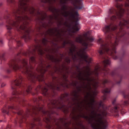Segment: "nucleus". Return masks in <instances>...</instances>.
Instances as JSON below:
<instances>
[{"label":"nucleus","instance_id":"nucleus-1","mask_svg":"<svg viewBox=\"0 0 129 129\" xmlns=\"http://www.w3.org/2000/svg\"><path fill=\"white\" fill-rule=\"evenodd\" d=\"M58 51L56 53L52 51L51 54H48L46 55L48 59L56 64L53 68L51 64L43 60H40L37 69V71L40 74L39 75H37L32 70L33 69V66H35L36 63V56L30 57V66L28 64L27 60V76L28 80L33 83H35L37 80L44 82L43 85L40 84L38 86L35 92L32 93L33 95L37 94L41 90L44 95L48 97H53L56 94L55 90L61 91L65 88H69L71 86L75 87L78 84L82 83V72L80 71L79 65L75 66L76 70L78 73L76 77L79 81H72L71 82L67 79L68 75L71 72L69 67L66 66L65 62L61 64L59 63L64 55L58 54Z\"/></svg>","mask_w":129,"mask_h":129},{"label":"nucleus","instance_id":"nucleus-2","mask_svg":"<svg viewBox=\"0 0 129 129\" xmlns=\"http://www.w3.org/2000/svg\"><path fill=\"white\" fill-rule=\"evenodd\" d=\"M26 15L24 16L20 17L19 18L21 19H15V27L16 28L18 31H20L23 34L22 38L26 42L30 39L29 35L30 31V28L28 26V21L32 20L31 17L36 16L37 17L36 22V30L41 36L44 35L45 38H43L42 41L38 39H35V41L37 44L35 45L33 49L32 50H28L25 53L24 55L26 56H30L33 55L36 56L37 51L39 54L42 55L44 53V51L49 52L50 49L47 45L48 42H51L54 46V48H52V51L56 53L58 52L59 49L64 48L66 44H70V41L68 39V37L66 35V30L64 28L59 29L61 25H64L72 30V32L73 33H76L80 29L79 26H78V21L74 19H69L75 20L74 21L75 23V24L72 25L71 23L68 24L65 21L63 22L62 20L58 21L57 27L51 28L46 31L45 30L50 26L52 23V20L49 21L50 19L46 18L43 19V21H39V17L40 16L37 15ZM53 20V19H52Z\"/></svg>","mask_w":129,"mask_h":129},{"label":"nucleus","instance_id":"nucleus-3","mask_svg":"<svg viewBox=\"0 0 129 129\" xmlns=\"http://www.w3.org/2000/svg\"><path fill=\"white\" fill-rule=\"evenodd\" d=\"M56 0H19L18 7H14L12 12L13 16L11 18L21 19L19 17L37 15L40 16L39 21H43L48 18L50 21L56 19L59 12L58 9L53 6ZM14 0H9V3L15 4ZM15 7L16 6H15Z\"/></svg>","mask_w":129,"mask_h":129},{"label":"nucleus","instance_id":"nucleus-4","mask_svg":"<svg viewBox=\"0 0 129 129\" xmlns=\"http://www.w3.org/2000/svg\"><path fill=\"white\" fill-rule=\"evenodd\" d=\"M99 86V83L95 80L93 81L84 82L79 84L76 87V89L72 92L70 97L68 93H65L61 94L60 97L57 99L49 101V103L58 109H61L65 113L69 112L70 109L82 111L85 107L83 102L80 101L82 98L81 94L85 95L90 92L94 97L97 95L96 90Z\"/></svg>","mask_w":129,"mask_h":129},{"label":"nucleus","instance_id":"nucleus-5","mask_svg":"<svg viewBox=\"0 0 129 129\" xmlns=\"http://www.w3.org/2000/svg\"><path fill=\"white\" fill-rule=\"evenodd\" d=\"M119 26L120 27L119 32L116 34V39L114 43L110 41L113 36L111 32L116 29L117 28V26L111 25L105 26L104 30L106 34V39L109 41L107 43L101 45L99 51L101 55L106 52L107 54L113 56L114 59H116L117 58V57L115 56V55L116 53V47L118 44V42L120 38L125 34V31L123 29L124 27H126L127 28L129 27V18H127L126 20L122 19V21L120 22Z\"/></svg>","mask_w":129,"mask_h":129},{"label":"nucleus","instance_id":"nucleus-6","mask_svg":"<svg viewBox=\"0 0 129 129\" xmlns=\"http://www.w3.org/2000/svg\"><path fill=\"white\" fill-rule=\"evenodd\" d=\"M102 101H101L99 103V107L91 111L89 117L82 113V111L80 112L77 110L81 114L78 115V117H82L86 119L93 129H106L108 126L107 122L106 120H103L102 119L106 115L107 113L105 110L102 111L100 109V107L102 106Z\"/></svg>","mask_w":129,"mask_h":129},{"label":"nucleus","instance_id":"nucleus-7","mask_svg":"<svg viewBox=\"0 0 129 129\" xmlns=\"http://www.w3.org/2000/svg\"><path fill=\"white\" fill-rule=\"evenodd\" d=\"M69 1L76 9H80L82 8V6L81 0H60V9L63 12L61 14L64 17H69L70 19H74L77 20L76 22L78 20V16L79 15L78 12H74V10L73 9H71L70 11H66L67 10L68 6L65 4H68Z\"/></svg>","mask_w":129,"mask_h":129},{"label":"nucleus","instance_id":"nucleus-8","mask_svg":"<svg viewBox=\"0 0 129 129\" xmlns=\"http://www.w3.org/2000/svg\"><path fill=\"white\" fill-rule=\"evenodd\" d=\"M16 77V79L11 83V87L14 91L12 92L13 95L10 100L11 101L18 102L19 104H21V103L22 104L23 102H24V100L20 98V95H18V93L16 90V89L18 88H24V86L22 77L20 75H18Z\"/></svg>","mask_w":129,"mask_h":129},{"label":"nucleus","instance_id":"nucleus-9","mask_svg":"<svg viewBox=\"0 0 129 129\" xmlns=\"http://www.w3.org/2000/svg\"><path fill=\"white\" fill-rule=\"evenodd\" d=\"M115 6L117 8L118 10L117 11L114 8H112L110 9L108 11L109 14H115L119 19L122 18L124 12L127 13L128 15L129 16V0H127L125 2V10L122 8V4H119L117 2Z\"/></svg>","mask_w":129,"mask_h":129},{"label":"nucleus","instance_id":"nucleus-10","mask_svg":"<svg viewBox=\"0 0 129 129\" xmlns=\"http://www.w3.org/2000/svg\"><path fill=\"white\" fill-rule=\"evenodd\" d=\"M76 47L74 44H72L69 49V55L72 57V60L74 61H75L78 59V56H79L83 59L84 60L89 64L92 60L91 58H88V56L85 53H77L76 54L74 52L75 51Z\"/></svg>","mask_w":129,"mask_h":129},{"label":"nucleus","instance_id":"nucleus-11","mask_svg":"<svg viewBox=\"0 0 129 129\" xmlns=\"http://www.w3.org/2000/svg\"><path fill=\"white\" fill-rule=\"evenodd\" d=\"M69 111L70 110L71 113L70 116L74 120L76 125L80 126L83 129H85L84 126L83 124L81 121L79 120V118L82 117H78V115L80 114V112H79L77 110L73 109H70L69 110Z\"/></svg>","mask_w":129,"mask_h":129},{"label":"nucleus","instance_id":"nucleus-12","mask_svg":"<svg viewBox=\"0 0 129 129\" xmlns=\"http://www.w3.org/2000/svg\"><path fill=\"white\" fill-rule=\"evenodd\" d=\"M84 97L86 100H84L82 101L83 102V104H84L85 107V108H84L81 112L85 114L83 112H84V110L85 109L86 110H88L87 107L85 106V103H86L87 105H89V107L91 108V109L94 110L95 108L94 107V104L95 101L94 97L91 95L90 92H87V95H85Z\"/></svg>","mask_w":129,"mask_h":129},{"label":"nucleus","instance_id":"nucleus-13","mask_svg":"<svg viewBox=\"0 0 129 129\" xmlns=\"http://www.w3.org/2000/svg\"><path fill=\"white\" fill-rule=\"evenodd\" d=\"M110 61L109 59H105L103 62L104 68H101L99 67L96 66L95 68L93 73L96 76L98 75L99 73H101L102 71L103 72L105 75L108 74L109 72V70L106 68V67L110 65Z\"/></svg>","mask_w":129,"mask_h":129},{"label":"nucleus","instance_id":"nucleus-14","mask_svg":"<svg viewBox=\"0 0 129 129\" xmlns=\"http://www.w3.org/2000/svg\"><path fill=\"white\" fill-rule=\"evenodd\" d=\"M83 68H85L86 70H83L82 72V83L83 81L84 82H86L85 81L87 82L92 81L93 80H95L94 78L90 77L91 73L90 72V68L88 65L83 67Z\"/></svg>","mask_w":129,"mask_h":129},{"label":"nucleus","instance_id":"nucleus-15","mask_svg":"<svg viewBox=\"0 0 129 129\" xmlns=\"http://www.w3.org/2000/svg\"><path fill=\"white\" fill-rule=\"evenodd\" d=\"M75 41L77 42L82 44V45L85 47L83 48L80 49V50L77 53H85V51L87 48V46L89 47L91 46V44H89L90 43L85 42L83 41V39L81 35H79L76 38Z\"/></svg>","mask_w":129,"mask_h":129},{"label":"nucleus","instance_id":"nucleus-16","mask_svg":"<svg viewBox=\"0 0 129 129\" xmlns=\"http://www.w3.org/2000/svg\"><path fill=\"white\" fill-rule=\"evenodd\" d=\"M16 108H14V107L12 106L7 107V106L5 105V106L1 109V111L3 113H6L7 115H8L9 113V111L10 109H16Z\"/></svg>","mask_w":129,"mask_h":129},{"label":"nucleus","instance_id":"nucleus-17","mask_svg":"<svg viewBox=\"0 0 129 129\" xmlns=\"http://www.w3.org/2000/svg\"><path fill=\"white\" fill-rule=\"evenodd\" d=\"M88 33H86L83 35V36L85 38V40L83 41L86 42L90 43L92 42L94 40L93 38L91 37H87Z\"/></svg>","mask_w":129,"mask_h":129},{"label":"nucleus","instance_id":"nucleus-18","mask_svg":"<svg viewBox=\"0 0 129 129\" xmlns=\"http://www.w3.org/2000/svg\"><path fill=\"white\" fill-rule=\"evenodd\" d=\"M32 87L31 85H29L28 86L27 89L26 91H22L20 94H22L23 95H25L27 94L31 93V90L32 89Z\"/></svg>","mask_w":129,"mask_h":129},{"label":"nucleus","instance_id":"nucleus-19","mask_svg":"<svg viewBox=\"0 0 129 129\" xmlns=\"http://www.w3.org/2000/svg\"><path fill=\"white\" fill-rule=\"evenodd\" d=\"M110 91V90L108 88H106L102 91L103 93H104V95L102 97V99L103 100V102H104L107 99V93H109Z\"/></svg>","mask_w":129,"mask_h":129},{"label":"nucleus","instance_id":"nucleus-20","mask_svg":"<svg viewBox=\"0 0 129 129\" xmlns=\"http://www.w3.org/2000/svg\"><path fill=\"white\" fill-rule=\"evenodd\" d=\"M124 98H127L128 99V100L125 101L123 103L124 105L127 106L129 105V94L127 95H125L124 93L123 94Z\"/></svg>","mask_w":129,"mask_h":129},{"label":"nucleus","instance_id":"nucleus-21","mask_svg":"<svg viewBox=\"0 0 129 129\" xmlns=\"http://www.w3.org/2000/svg\"><path fill=\"white\" fill-rule=\"evenodd\" d=\"M120 110L119 107L118 106H116L115 107L112 109L113 112H114L115 113H116L117 114L115 115L116 116H118L119 114L117 113Z\"/></svg>","mask_w":129,"mask_h":129},{"label":"nucleus","instance_id":"nucleus-22","mask_svg":"<svg viewBox=\"0 0 129 129\" xmlns=\"http://www.w3.org/2000/svg\"><path fill=\"white\" fill-rule=\"evenodd\" d=\"M65 61L67 63V64H69L71 62V60L69 56L66 57L65 59Z\"/></svg>","mask_w":129,"mask_h":129},{"label":"nucleus","instance_id":"nucleus-23","mask_svg":"<svg viewBox=\"0 0 129 129\" xmlns=\"http://www.w3.org/2000/svg\"><path fill=\"white\" fill-rule=\"evenodd\" d=\"M15 40L16 41L17 44L18 46H22V44L20 41L16 40V39H15Z\"/></svg>","mask_w":129,"mask_h":129},{"label":"nucleus","instance_id":"nucleus-24","mask_svg":"<svg viewBox=\"0 0 129 129\" xmlns=\"http://www.w3.org/2000/svg\"><path fill=\"white\" fill-rule=\"evenodd\" d=\"M116 19H117L115 15L113 16L112 17H111V20H113V21L115 20Z\"/></svg>","mask_w":129,"mask_h":129},{"label":"nucleus","instance_id":"nucleus-25","mask_svg":"<svg viewBox=\"0 0 129 129\" xmlns=\"http://www.w3.org/2000/svg\"><path fill=\"white\" fill-rule=\"evenodd\" d=\"M108 82V80L106 79L104 80L102 84L103 85H104L105 84L107 83Z\"/></svg>","mask_w":129,"mask_h":129},{"label":"nucleus","instance_id":"nucleus-26","mask_svg":"<svg viewBox=\"0 0 129 129\" xmlns=\"http://www.w3.org/2000/svg\"><path fill=\"white\" fill-rule=\"evenodd\" d=\"M98 43H102L103 42V41L101 39H100L98 41Z\"/></svg>","mask_w":129,"mask_h":129},{"label":"nucleus","instance_id":"nucleus-27","mask_svg":"<svg viewBox=\"0 0 129 129\" xmlns=\"http://www.w3.org/2000/svg\"><path fill=\"white\" fill-rule=\"evenodd\" d=\"M4 54H3L1 56H0V59L1 60L4 59Z\"/></svg>","mask_w":129,"mask_h":129},{"label":"nucleus","instance_id":"nucleus-28","mask_svg":"<svg viewBox=\"0 0 129 129\" xmlns=\"http://www.w3.org/2000/svg\"><path fill=\"white\" fill-rule=\"evenodd\" d=\"M6 84L5 83H3L2 84L1 87H3L5 86H6Z\"/></svg>","mask_w":129,"mask_h":129},{"label":"nucleus","instance_id":"nucleus-29","mask_svg":"<svg viewBox=\"0 0 129 129\" xmlns=\"http://www.w3.org/2000/svg\"><path fill=\"white\" fill-rule=\"evenodd\" d=\"M115 74V71H112L111 74V75L112 76H113L114 75V74Z\"/></svg>","mask_w":129,"mask_h":129},{"label":"nucleus","instance_id":"nucleus-30","mask_svg":"<svg viewBox=\"0 0 129 129\" xmlns=\"http://www.w3.org/2000/svg\"><path fill=\"white\" fill-rule=\"evenodd\" d=\"M3 42L2 40L0 41V45L1 46H2L3 45Z\"/></svg>","mask_w":129,"mask_h":129},{"label":"nucleus","instance_id":"nucleus-31","mask_svg":"<svg viewBox=\"0 0 129 129\" xmlns=\"http://www.w3.org/2000/svg\"><path fill=\"white\" fill-rule=\"evenodd\" d=\"M124 122L129 125V121H124Z\"/></svg>","mask_w":129,"mask_h":129},{"label":"nucleus","instance_id":"nucleus-32","mask_svg":"<svg viewBox=\"0 0 129 129\" xmlns=\"http://www.w3.org/2000/svg\"><path fill=\"white\" fill-rule=\"evenodd\" d=\"M116 102V100L115 99L112 102V103L113 104H114Z\"/></svg>","mask_w":129,"mask_h":129},{"label":"nucleus","instance_id":"nucleus-33","mask_svg":"<svg viewBox=\"0 0 129 129\" xmlns=\"http://www.w3.org/2000/svg\"><path fill=\"white\" fill-rule=\"evenodd\" d=\"M123 0H115V1L116 2H118V1H123Z\"/></svg>","mask_w":129,"mask_h":129},{"label":"nucleus","instance_id":"nucleus-34","mask_svg":"<svg viewBox=\"0 0 129 129\" xmlns=\"http://www.w3.org/2000/svg\"><path fill=\"white\" fill-rule=\"evenodd\" d=\"M2 5V3H0V6H1Z\"/></svg>","mask_w":129,"mask_h":129},{"label":"nucleus","instance_id":"nucleus-35","mask_svg":"<svg viewBox=\"0 0 129 129\" xmlns=\"http://www.w3.org/2000/svg\"><path fill=\"white\" fill-rule=\"evenodd\" d=\"M9 129V126H8L7 127V129Z\"/></svg>","mask_w":129,"mask_h":129},{"label":"nucleus","instance_id":"nucleus-36","mask_svg":"<svg viewBox=\"0 0 129 129\" xmlns=\"http://www.w3.org/2000/svg\"><path fill=\"white\" fill-rule=\"evenodd\" d=\"M20 54V53H18L17 54V55L18 56V55H19V54Z\"/></svg>","mask_w":129,"mask_h":129},{"label":"nucleus","instance_id":"nucleus-37","mask_svg":"<svg viewBox=\"0 0 129 129\" xmlns=\"http://www.w3.org/2000/svg\"><path fill=\"white\" fill-rule=\"evenodd\" d=\"M17 121L16 120H15V123H17Z\"/></svg>","mask_w":129,"mask_h":129},{"label":"nucleus","instance_id":"nucleus-38","mask_svg":"<svg viewBox=\"0 0 129 129\" xmlns=\"http://www.w3.org/2000/svg\"><path fill=\"white\" fill-rule=\"evenodd\" d=\"M119 129H123L122 128H119Z\"/></svg>","mask_w":129,"mask_h":129},{"label":"nucleus","instance_id":"nucleus-39","mask_svg":"<svg viewBox=\"0 0 129 129\" xmlns=\"http://www.w3.org/2000/svg\"><path fill=\"white\" fill-rule=\"evenodd\" d=\"M2 121V120H0V122H1Z\"/></svg>","mask_w":129,"mask_h":129},{"label":"nucleus","instance_id":"nucleus-40","mask_svg":"<svg viewBox=\"0 0 129 129\" xmlns=\"http://www.w3.org/2000/svg\"><path fill=\"white\" fill-rule=\"evenodd\" d=\"M14 39H15V38H14Z\"/></svg>","mask_w":129,"mask_h":129}]
</instances>
